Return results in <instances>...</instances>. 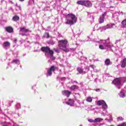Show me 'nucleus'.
I'll return each mask as SVG.
<instances>
[{
  "label": "nucleus",
  "instance_id": "f257e3e1",
  "mask_svg": "<svg viewBox=\"0 0 126 126\" xmlns=\"http://www.w3.org/2000/svg\"><path fill=\"white\" fill-rule=\"evenodd\" d=\"M77 21V18L75 15L70 13L66 16L65 24L67 25H73L74 23H76Z\"/></svg>",
  "mask_w": 126,
  "mask_h": 126
},
{
  "label": "nucleus",
  "instance_id": "f03ea898",
  "mask_svg": "<svg viewBox=\"0 0 126 126\" xmlns=\"http://www.w3.org/2000/svg\"><path fill=\"white\" fill-rule=\"evenodd\" d=\"M99 43L100 45L99 46V48L100 50H108V49H111V48L113 46L111 44V43H110V41L109 40H100Z\"/></svg>",
  "mask_w": 126,
  "mask_h": 126
},
{
  "label": "nucleus",
  "instance_id": "7ed1b4c3",
  "mask_svg": "<svg viewBox=\"0 0 126 126\" xmlns=\"http://www.w3.org/2000/svg\"><path fill=\"white\" fill-rule=\"evenodd\" d=\"M58 45L59 48H61V49L64 52H66V53L69 52V50L66 48L68 45V41H67V40L64 39L59 40L58 42Z\"/></svg>",
  "mask_w": 126,
  "mask_h": 126
},
{
  "label": "nucleus",
  "instance_id": "20e7f679",
  "mask_svg": "<svg viewBox=\"0 0 126 126\" xmlns=\"http://www.w3.org/2000/svg\"><path fill=\"white\" fill-rule=\"evenodd\" d=\"M41 50L42 52L45 53V55L46 58H49L50 56L49 55L50 54L51 55H52L53 54V50H51L48 46L42 47H41Z\"/></svg>",
  "mask_w": 126,
  "mask_h": 126
},
{
  "label": "nucleus",
  "instance_id": "39448f33",
  "mask_svg": "<svg viewBox=\"0 0 126 126\" xmlns=\"http://www.w3.org/2000/svg\"><path fill=\"white\" fill-rule=\"evenodd\" d=\"M123 83L126 82V80H125V79H116L114 80V81L112 82V84L114 85H116L118 89H121L122 81H123Z\"/></svg>",
  "mask_w": 126,
  "mask_h": 126
},
{
  "label": "nucleus",
  "instance_id": "423d86ee",
  "mask_svg": "<svg viewBox=\"0 0 126 126\" xmlns=\"http://www.w3.org/2000/svg\"><path fill=\"white\" fill-rule=\"evenodd\" d=\"M114 26H116L115 24L110 23L107 24L105 27H100L97 30H100V32H103V31H105V30H107V29H111V28H114Z\"/></svg>",
  "mask_w": 126,
  "mask_h": 126
},
{
  "label": "nucleus",
  "instance_id": "0eeeda50",
  "mask_svg": "<svg viewBox=\"0 0 126 126\" xmlns=\"http://www.w3.org/2000/svg\"><path fill=\"white\" fill-rule=\"evenodd\" d=\"M57 68H58L57 67L53 65L51 66L50 68H48L47 72L46 73L47 77L48 76H52V74H53L52 71H55Z\"/></svg>",
  "mask_w": 126,
  "mask_h": 126
},
{
  "label": "nucleus",
  "instance_id": "6e6552de",
  "mask_svg": "<svg viewBox=\"0 0 126 126\" xmlns=\"http://www.w3.org/2000/svg\"><path fill=\"white\" fill-rule=\"evenodd\" d=\"M97 104L98 106H102V109H103V110L108 109V105L106 103V102L103 100H98L97 102Z\"/></svg>",
  "mask_w": 126,
  "mask_h": 126
},
{
  "label": "nucleus",
  "instance_id": "1a4fd4ad",
  "mask_svg": "<svg viewBox=\"0 0 126 126\" xmlns=\"http://www.w3.org/2000/svg\"><path fill=\"white\" fill-rule=\"evenodd\" d=\"M74 99L69 98L67 101H66V104L68 105V106H71V107H73L74 106Z\"/></svg>",
  "mask_w": 126,
  "mask_h": 126
},
{
  "label": "nucleus",
  "instance_id": "9d476101",
  "mask_svg": "<svg viewBox=\"0 0 126 126\" xmlns=\"http://www.w3.org/2000/svg\"><path fill=\"white\" fill-rule=\"evenodd\" d=\"M77 71L79 72V73H83L85 74L86 72H88L89 71V68H86L85 71H83V69L81 67H78L77 68Z\"/></svg>",
  "mask_w": 126,
  "mask_h": 126
},
{
  "label": "nucleus",
  "instance_id": "9b49d317",
  "mask_svg": "<svg viewBox=\"0 0 126 126\" xmlns=\"http://www.w3.org/2000/svg\"><path fill=\"white\" fill-rule=\"evenodd\" d=\"M2 46L5 50H7L10 47V43L8 41L4 42Z\"/></svg>",
  "mask_w": 126,
  "mask_h": 126
},
{
  "label": "nucleus",
  "instance_id": "f8f14e48",
  "mask_svg": "<svg viewBox=\"0 0 126 126\" xmlns=\"http://www.w3.org/2000/svg\"><path fill=\"white\" fill-rule=\"evenodd\" d=\"M62 94L64 96H66V97H69L70 96V94H71V92H69L68 90H63L62 91Z\"/></svg>",
  "mask_w": 126,
  "mask_h": 126
},
{
  "label": "nucleus",
  "instance_id": "ddd939ff",
  "mask_svg": "<svg viewBox=\"0 0 126 126\" xmlns=\"http://www.w3.org/2000/svg\"><path fill=\"white\" fill-rule=\"evenodd\" d=\"M79 88V87H78L76 85H72L69 87V89L71 91H75V90H77V89H78Z\"/></svg>",
  "mask_w": 126,
  "mask_h": 126
},
{
  "label": "nucleus",
  "instance_id": "4468645a",
  "mask_svg": "<svg viewBox=\"0 0 126 126\" xmlns=\"http://www.w3.org/2000/svg\"><path fill=\"white\" fill-rule=\"evenodd\" d=\"M84 5L87 6V7H91L92 6V3L90 1L85 0Z\"/></svg>",
  "mask_w": 126,
  "mask_h": 126
},
{
  "label": "nucleus",
  "instance_id": "2eb2a0df",
  "mask_svg": "<svg viewBox=\"0 0 126 126\" xmlns=\"http://www.w3.org/2000/svg\"><path fill=\"white\" fill-rule=\"evenodd\" d=\"M104 18H105V15L103 14L98 20L99 23H103L104 22Z\"/></svg>",
  "mask_w": 126,
  "mask_h": 126
},
{
  "label": "nucleus",
  "instance_id": "dca6fc26",
  "mask_svg": "<svg viewBox=\"0 0 126 126\" xmlns=\"http://www.w3.org/2000/svg\"><path fill=\"white\" fill-rule=\"evenodd\" d=\"M6 31L8 33H12L13 32V29L11 27H8L6 28Z\"/></svg>",
  "mask_w": 126,
  "mask_h": 126
},
{
  "label": "nucleus",
  "instance_id": "f3484780",
  "mask_svg": "<svg viewBox=\"0 0 126 126\" xmlns=\"http://www.w3.org/2000/svg\"><path fill=\"white\" fill-rule=\"evenodd\" d=\"M121 63H122L121 67L125 68L126 65V58H125L124 59H123V60L122 61V62H121Z\"/></svg>",
  "mask_w": 126,
  "mask_h": 126
},
{
  "label": "nucleus",
  "instance_id": "a211bd4d",
  "mask_svg": "<svg viewBox=\"0 0 126 126\" xmlns=\"http://www.w3.org/2000/svg\"><path fill=\"white\" fill-rule=\"evenodd\" d=\"M111 61L109 59H107L105 61V65H110V64H111Z\"/></svg>",
  "mask_w": 126,
  "mask_h": 126
},
{
  "label": "nucleus",
  "instance_id": "6ab92c4d",
  "mask_svg": "<svg viewBox=\"0 0 126 126\" xmlns=\"http://www.w3.org/2000/svg\"><path fill=\"white\" fill-rule=\"evenodd\" d=\"M85 0H79L77 1V4H80V5H84Z\"/></svg>",
  "mask_w": 126,
  "mask_h": 126
},
{
  "label": "nucleus",
  "instance_id": "aec40b11",
  "mask_svg": "<svg viewBox=\"0 0 126 126\" xmlns=\"http://www.w3.org/2000/svg\"><path fill=\"white\" fill-rule=\"evenodd\" d=\"M126 19L123 20L122 22V28H126Z\"/></svg>",
  "mask_w": 126,
  "mask_h": 126
},
{
  "label": "nucleus",
  "instance_id": "412c9836",
  "mask_svg": "<svg viewBox=\"0 0 126 126\" xmlns=\"http://www.w3.org/2000/svg\"><path fill=\"white\" fill-rule=\"evenodd\" d=\"M19 20V17L18 16H14L12 18L13 21H18Z\"/></svg>",
  "mask_w": 126,
  "mask_h": 126
},
{
  "label": "nucleus",
  "instance_id": "4be33fe9",
  "mask_svg": "<svg viewBox=\"0 0 126 126\" xmlns=\"http://www.w3.org/2000/svg\"><path fill=\"white\" fill-rule=\"evenodd\" d=\"M49 56V57L48 58H50V59L53 61H54V60H56V58L54 57V51H53L52 54H50Z\"/></svg>",
  "mask_w": 126,
  "mask_h": 126
},
{
  "label": "nucleus",
  "instance_id": "5701e85b",
  "mask_svg": "<svg viewBox=\"0 0 126 126\" xmlns=\"http://www.w3.org/2000/svg\"><path fill=\"white\" fill-rule=\"evenodd\" d=\"M102 121H103L102 118H97L94 119V123H99V122H102Z\"/></svg>",
  "mask_w": 126,
  "mask_h": 126
},
{
  "label": "nucleus",
  "instance_id": "b1692460",
  "mask_svg": "<svg viewBox=\"0 0 126 126\" xmlns=\"http://www.w3.org/2000/svg\"><path fill=\"white\" fill-rule=\"evenodd\" d=\"M12 63H16V64H19L20 63L19 62V60H14L11 62Z\"/></svg>",
  "mask_w": 126,
  "mask_h": 126
},
{
  "label": "nucleus",
  "instance_id": "393cba45",
  "mask_svg": "<svg viewBox=\"0 0 126 126\" xmlns=\"http://www.w3.org/2000/svg\"><path fill=\"white\" fill-rule=\"evenodd\" d=\"M119 96L121 98H124V97H126V95L123 92V91L120 92V93L119 94Z\"/></svg>",
  "mask_w": 126,
  "mask_h": 126
},
{
  "label": "nucleus",
  "instance_id": "a878e982",
  "mask_svg": "<svg viewBox=\"0 0 126 126\" xmlns=\"http://www.w3.org/2000/svg\"><path fill=\"white\" fill-rule=\"evenodd\" d=\"M48 44H49V45H55V41H54V40H50L49 41H48L47 42Z\"/></svg>",
  "mask_w": 126,
  "mask_h": 126
},
{
  "label": "nucleus",
  "instance_id": "bb28decb",
  "mask_svg": "<svg viewBox=\"0 0 126 126\" xmlns=\"http://www.w3.org/2000/svg\"><path fill=\"white\" fill-rule=\"evenodd\" d=\"M61 50L62 49L60 47L59 48H57L54 49V51H55V52H56V53H60Z\"/></svg>",
  "mask_w": 126,
  "mask_h": 126
},
{
  "label": "nucleus",
  "instance_id": "cd10ccee",
  "mask_svg": "<svg viewBox=\"0 0 126 126\" xmlns=\"http://www.w3.org/2000/svg\"><path fill=\"white\" fill-rule=\"evenodd\" d=\"M9 124V123H7V122H3L2 123H1V126H9L8 124Z\"/></svg>",
  "mask_w": 126,
  "mask_h": 126
},
{
  "label": "nucleus",
  "instance_id": "c85d7f7f",
  "mask_svg": "<svg viewBox=\"0 0 126 126\" xmlns=\"http://www.w3.org/2000/svg\"><path fill=\"white\" fill-rule=\"evenodd\" d=\"M87 102H89L90 103H91L92 102V97H88L86 99Z\"/></svg>",
  "mask_w": 126,
  "mask_h": 126
},
{
  "label": "nucleus",
  "instance_id": "c756f323",
  "mask_svg": "<svg viewBox=\"0 0 126 126\" xmlns=\"http://www.w3.org/2000/svg\"><path fill=\"white\" fill-rule=\"evenodd\" d=\"M106 121H107L109 123H111L112 121H113V118H112V115H110L109 116V119H106Z\"/></svg>",
  "mask_w": 126,
  "mask_h": 126
},
{
  "label": "nucleus",
  "instance_id": "7c9ffc66",
  "mask_svg": "<svg viewBox=\"0 0 126 126\" xmlns=\"http://www.w3.org/2000/svg\"><path fill=\"white\" fill-rule=\"evenodd\" d=\"M88 78L89 79H91V80H92V79H93V74H88Z\"/></svg>",
  "mask_w": 126,
  "mask_h": 126
},
{
  "label": "nucleus",
  "instance_id": "2f4dec72",
  "mask_svg": "<svg viewBox=\"0 0 126 126\" xmlns=\"http://www.w3.org/2000/svg\"><path fill=\"white\" fill-rule=\"evenodd\" d=\"M86 60H87L86 57H84L83 56L81 57V58H80V61H86Z\"/></svg>",
  "mask_w": 126,
  "mask_h": 126
},
{
  "label": "nucleus",
  "instance_id": "473e14b6",
  "mask_svg": "<svg viewBox=\"0 0 126 126\" xmlns=\"http://www.w3.org/2000/svg\"><path fill=\"white\" fill-rule=\"evenodd\" d=\"M123 120H124V118L122 117H119L117 118L118 122H120V121H123Z\"/></svg>",
  "mask_w": 126,
  "mask_h": 126
},
{
  "label": "nucleus",
  "instance_id": "72a5a7b5",
  "mask_svg": "<svg viewBox=\"0 0 126 126\" xmlns=\"http://www.w3.org/2000/svg\"><path fill=\"white\" fill-rule=\"evenodd\" d=\"M34 3V0H29V4H32Z\"/></svg>",
  "mask_w": 126,
  "mask_h": 126
},
{
  "label": "nucleus",
  "instance_id": "f704fd0d",
  "mask_svg": "<svg viewBox=\"0 0 126 126\" xmlns=\"http://www.w3.org/2000/svg\"><path fill=\"white\" fill-rule=\"evenodd\" d=\"M16 6H17V7H18L19 9H16V10H20L21 11V6H19L18 5H17V3L16 4Z\"/></svg>",
  "mask_w": 126,
  "mask_h": 126
},
{
  "label": "nucleus",
  "instance_id": "c9c22d12",
  "mask_svg": "<svg viewBox=\"0 0 126 126\" xmlns=\"http://www.w3.org/2000/svg\"><path fill=\"white\" fill-rule=\"evenodd\" d=\"M88 122H89V123H95L94 120L93 119H89Z\"/></svg>",
  "mask_w": 126,
  "mask_h": 126
},
{
  "label": "nucleus",
  "instance_id": "e433bc0d",
  "mask_svg": "<svg viewBox=\"0 0 126 126\" xmlns=\"http://www.w3.org/2000/svg\"><path fill=\"white\" fill-rule=\"evenodd\" d=\"M102 116H108V112L107 111L106 113H104V112H102L101 113Z\"/></svg>",
  "mask_w": 126,
  "mask_h": 126
},
{
  "label": "nucleus",
  "instance_id": "4c0bfd02",
  "mask_svg": "<svg viewBox=\"0 0 126 126\" xmlns=\"http://www.w3.org/2000/svg\"><path fill=\"white\" fill-rule=\"evenodd\" d=\"M118 126H126V122L123 123L122 125H119Z\"/></svg>",
  "mask_w": 126,
  "mask_h": 126
},
{
  "label": "nucleus",
  "instance_id": "58836bf2",
  "mask_svg": "<svg viewBox=\"0 0 126 126\" xmlns=\"http://www.w3.org/2000/svg\"><path fill=\"white\" fill-rule=\"evenodd\" d=\"M25 27H23V28H20V31H22L23 32H24V31L25 30Z\"/></svg>",
  "mask_w": 126,
  "mask_h": 126
},
{
  "label": "nucleus",
  "instance_id": "ea45409f",
  "mask_svg": "<svg viewBox=\"0 0 126 126\" xmlns=\"http://www.w3.org/2000/svg\"><path fill=\"white\" fill-rule=\"evenodd\" d=\"M90 67H91L94 70V69L95 68V66L94 65H90Z\"/></svg>",
  "mask_w": 126,
  "mask_h": 126
},
{
  "label": "nucleus",
  "instance_id": "a19ab883",
  "mask_svg": "<svg viewBox=\"0 0 126 126\" xmlns=\"http://www.w3.org/2000/svg\"><path fill=\"white\" fill-rule=\"evenodd\" d=\"M45 35H47L46 38H49V37H50V35L49 34V33L46 32L45 33Z\"/></svg>",
  "mask_w": 126,
  "mask_h": 126
},
{
  "label": "nucleus",
  "instance_id": "79ce46f5",
  "mask_svg": "<svg viewBox=\"0 0 126 126\" xmlns=\"http://www.w3.org/2000/svg\"><path fill=\"white\" fill-rule=\"evenodd\" d=\"M28 31H29V30L28 29H25V31H24V32H25V33H27V32H28Z\"/></svg>",
  "mask_w": 126,
  "mask_h": 126
},
{
  "label": "nucleus",
  "instance_id": "37998d69",
  "mask_svg": "<svg viewBox=\"0 0 126 126\" xmlns=\"http://www.w3.org/2000/svg\"><path fill=\"white\" fill-rule=\"evenodd\" d=\"M58 37H62V34L60 32H58Z\"/></svg>",
  "mask_w": 126,
  "mask_h": 126
},
{
  "label": "nucleus",
  "instance_id": "c03bdc74",
  "mask_svg": "<svg viewBox=\"0 0 126 126\" xmlns=\"http://www.w3.org/2000/svg\"><path fill=\"white\" fill-rule=\"evenodd\" d=\"M14 43H16V42H17V39L15 38L13 40Z\"/></svg>",
  "mask_w": 126,
  "mask_h": 126
},
{
  "label": "nucleus",
  "instance_id": "a18cd8bd",
  "mask_svg": "<svg viewBox=\"0 0 126 126\" xmlns=\"http://www.w3.org/2000/svg\"><path fill=\"white\" fill-rule=\"evenodd\" d=\"M95 91L96 92H99V91H100V89H96L95 90Z\"/></svg>",
  "mask_w": 126,
  "mask_h": 126
},
{
  "label": "nucleus",
  "instance_id": "49530a36",
  "mask_svg": "<svg viewBox=\"0 0 126 126\" xmlns=\"http://www.w3.org/2000/svg\"><path fill=\"white\" fill-rule=\"evenodd\" d=\"M121 0V1L122 2H126V0Z\"/></svg>",
  "mask_w": 126,
  "mask_h": 126
},
{
  "label": "nucleus",
  "instance_id": "de8ad7c7",
  "mask_svg": "<svg viewBox=\"0 0 126 126\" xmlns=\"http://www.w3.org/2000/svg\"><path fill=\"white\" fill-rule=\"evenodd\" d=\"M109 8H115V6H110Z\"/></svg>",
  "mask_w": 126,
  "mask_h": 126
},
{
  "label": "nucleus",
  "instance_id": "09e8293b",
  "mask_svg": "<svg viewBox=\"0 0 126 126\" xmlns=\"http://www.w3.org/2000/svg\"><path fill=\"white\" fill-rule=\"evenodd\" d=\"M76 95H78V97H80V95L78 94H76Z\"/></svg>",
  "mask_w": 126,
  "mask_h": 126
},
{
  "label": "nucleus",
  "instance_id": "8fccbe9b",
  "mask_svg": "<svg viewBox=\"0 0 126 126\" xmlns=\"http://www.w3.org/2000/svg\"><path fill=\"white\" fill-rule=\"evenodd\" d=\"M118 42H120V40H116L115 43L117 44Z\"/></svg>",
  "mask_w": 126,
  "mask_h": 126
},
{
  "label": "nucleus",
  "instance_id": "3c124183",
  "mask_svg": "<svg viewBox=\"0 0 126 126\" xmlns=\"http://www.w3.org/2000/svg\"><path fill=\"white\" fill-rule=\"evenodd\" d=\"M94 82H97V78H95V79H94Z\"/></svg>",
  "mask_w": 126,
  "mask_h": 126
},
{
  "label": "nucleus",
  "instance_id": "603ef678",
  "mask_svg": "<svg viewBox=\"0 0 126 126\" xmlns=\"http://www.w3.org/2000/svg\"><path fill=\"white\" fill-rule=\"evenodd\" d=\"M11 103H13V101H11ZM9 106H10V102H9Z\"/></svg>",
  "mask_w": 126,
  "mask_h": 126
},
{
  "label": "nucleus",
  "instance_id": "864d4df0",
  "mask_svg": "<svg viewBox=\"0 0 126 126\" xmlns=\"http://www.w3.org/2000/svg\"><path fill=\"white\" fill-rule=\"evenodd\" d=\"M22 36H25V34L21 33Z\"/></svg>",
  "mask_w": 126,
  "mask_h": 126
},
{
  "label": "nucleus",
  "instance_id": "5fc2aeb1",
  "mask_svg": "<svg viewBox=\"0 0 126 126\" xmlns=\"http://www.w3.org/2000/svg\"><path fill=\"white\" fill-rule=\"evenodd\" d=\"M115 14H113V15H112V17H113V18H114V17H115Z\"/></svg>",
  "mask_w": 126,
  "mask_h": 126
},
{
  "label": "nucleus",
  "instance_id": "6e6d98bb",
  "mask_svg": "<svg viewBox=\"0 0 126 126\" xmlns=\"http://www.w3.org/2000/svg\"><path fill=\"white\" fill-rule=\"evenodd\" d=\"M20 1H24V0H20Z\"/></svg>",
  "mask_w": 126,
  "mask_h": 126
},
{
  "label": "nucleus",
  "instance_id": "4d7b16f0",
  "mask_svg": "<svg viewBox=\"0 0 126 126\" xmlns=\"http://www.w3.org/2000/svg\"><path fill=\"white\" fill-rule=\"evenodd\" d=\"M17 105L20 106V103H18Z\"/></svg>",
  "mask_w": 126,
  "mask_h": 126
},
{
  "label": "nucleus",
  "instance_id": "13d9d810",
  "mask_svg": "<svg viewBox=\"0 0 126 126\" xmlns=\"http://www.w3.org/2000/svg\"><path fill=\"white\" fill-rule=\"evenodd\" d=\"M38 50H34V52H37Z\"/></svg>",
  "mask_w": 126,
  "mask_h": 126
},
{
  "label": "nucleus",
  "instance_id": "bf43d9fd",
  "mask_svg": "<svg viewBox=\"0 0 126 126\" xmlns=\"http://www.w3.org/2000/svg\"><path fill=\"white\" fill-rule=\"evenodd\" d=\"M50 62H51V61L49 60L48 63H50Z\"/></svg>",
  "mask_w": 126,
  "mask_h": 126
},
{
  "label": "nucleus",
  "instance_id": "052dcab7",
  "mask_svg": "<svg viewBox=\"0 0 126 126\" xmlns=\"http://www.w3.org/2000/svg\"><path fill=\"white\" fill-rule=\"evenodd\" d=\"M20 67H21V68H22V66L21 65H20Z\"/></svg>",
  "mask_w": 126,
  "mask_h": 126
},
{
  "label": "nucleus",
  "instance_id": "680f3d73",
  "mask_svg": "<svg viewBox=\"0 0 126 126\" xmlns=\"http://www.w3.org/2000/svg\"><path fill=\"white\" fill-rule=\"evenodd\" d=\"M74 82H76V83H77V82H76V81H74Z\"/></svg>",
  "mask_w": 126,
  "mask_h": 126
},
{
  "label": "nucleus",
  "instance_id": "e2e57ef3",
  "mask_svg": "<svg viewBox=\"0 0 126 126\" xmlns=\"http://www.w3.org/2000/svg\"><path fill=\"white\" fill-rule=\"evenodd\" d=\"M63 103H64V101H63Z\"/></svg>",
  "mask_w": 126,
  "mask_h": 126
}]
</instances>
